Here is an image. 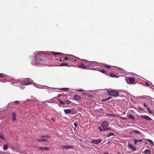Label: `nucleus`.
<instances>
[{
    "mask_svg": "<svg viewBox=\"0 0 154 154\" xmlns=\"http://www.w3.org/2000/svg\"><path fill=\"white\" fill-rule=\"evenodd\" d=\"M46 54L44 52H40L36 55L35 61L38 64H46Z\"/></svg>",
    "mask_w": 154,
    "mask_h": 154,
    "instance_id": "1",
    "label": "nucleus"
},
{
    "mask_svg": "<svg viewBox=\"0 0 154 154\" xmlns=\"http://www.w3.org/2000/svg\"><path fill=\"white\" fill-rule=\"evenodd\" d=\"M107 92L110 95L115 97H118L119 94L118 92L113 90L108 91Z\"/></svg>",
    "mask_w": 154,
    "mask_h": 154,
    "instance_id": "2",
    "label": "nucleus"
},
{
    "mask_svg": "<svg viewBox=\"0 0 154 154\" xmlns=\"http://www.w3.org/2000/svg\"><path fill=\"white\" fill-rule=\"evenodd\" d=\"M100 126L103 128L105 129L109 126V124L107 121H105L101 123Z\"/></svg>",
    "mask_w": 154,
    "mask_h": 154,
    "instance_id": "3",
    "label": "nucleus"
},
{
    "mask_svg": "<svg viewBox=\"0 0 154 154\" xmlns=\"http://www.w3.org/2000/svg\"><path fill=\"white\" fill-rule=\"evenodd\" d=\"M102 141V139L101 138H99L97 139H94L91 140V142L92 143H94L95 144H98L100 143Z\"/></svg>",
    "mask_w": 154,
    "mask_h": 154,
    "instance_id": "4",
    "label": "nucleus"
},
{
    "mask_svg": "<svg viewBox=\"0 0 154 154\" xmlns=\"http://www.w3.org/2000/svg\"><path fill=\"white\" fill-rule=\"evenodd\" d=\"M32 84L31 82L27 80L26 79L23 80L22 82V84L24 85H29Z\"/></svg>",
    "mask_w": 154,
    "mask_h": 154,
    "instance_id": "5",
    "label": "nucleus"
},
{
    "mask_svg": "<svg viewBox=\"0 0 154 154\" xmlns=\"http://www.w3.org/2000/svg\"><path fill=\"white\" fill-rule=\"evenodd\" d=\"M62 148L63 149H72L73 148V145L68 146H65L63 145L62 146Z\"/></svg>",
    "mask_w": 154,
    "mask_h": 154,
    "instance_id": "6",
    "label": "nucleus"
},
{
    "mask_svg": "<svg viewBox=\"0 0 154 154\" xmlns=\"http://www.w3.org/2000/svg\"><path fill=\"white\" fill-rule=\"evenodd\" d=\"M69 56V60L70 61L75 62L76 61V59H75V57L72 55H70Z\"/></svg>",
    "mask_w": 154,
    "mask_h": 154,
    "instance_id": "7",
    "label": "nucleus"
},
{
    "mask_svg": "<svg viewBox=\"0 0 154 154\" xmlns=\"http://www.w3.org/2000/svg\"><path fill=\"white\" fill-rule=\"evenodd\" d=\"M64 111L66 114L73 113V112L72 113L71 109H65L64 110Z\"/></svg>",
    "mask_w": 154,
    "mask_h": 154,
    "instance_id": "8",
    "label": "nucleus"
},
{
    "mask_svg": "<svg viewBox=\"0 0 154 154\" xmlns=\"http://www.w3.org/2000/svg\"><path fill=\"white\" fill-rule=\"evenodd\" d=\"M134 81L135 79L134 78L130 77L129 78V83L134 84L135 83H134Z\"/></svg>",
    "mask_w": 154,
    "mask_h": 154,
    "instance_id": "9",
    "label": "nucleus"
},
{
    "mask_svg": "<svg viewBox=\"0 0 154 154\" xmlns=\"http://www.w3.org/2000/svg\"><path fill=\"white\" fill-rule=\"evenodd\" d=\"M141 117L147 120H152V119L150 118L146 115H141Z\"/></svg>",
    "mask_w": 154,
    "mask_h": 154,
    "instance_id": "10",
    "label": "nucleus"
},
{
    "mask_svg": "<svg viewBox=\"0 0 154 154\" xmlns=\"http://www.w3.org/2000/svg\"><path fill=\"white\" fill-rule=\"evenodd\" d=\"M128 146L133 151H135L136 150V149L130 144H128Z\"/></svg>",
    "mask_w": 154,
    "mask_h": 154,
    "instance_id": "11",
    "label": "nucleus"
},
{
    "mask_svg": "<svg viewBox=\"0 0 154 154\" xmlns=\"http://www.w3.org/2000/svg\"><path fill=\"white\" fill-rule=\"evenodd\" d=\"M74 100H81V97L79 95H75L74 96Z\"/></svg>",
    "mask_w": 154,
    "mask_h": 154,
    "instance_id": "12",
    "label": "nucleus"
},
{
    "mask_svg": "<svg viewBox=\"0 0 154 154\" xmlns=\"http://www.w3.org/2000/svg\"><path fill=\"white\" fill-rule=\"evenodd\" d=\"M12 116V120L14 121H15L16 120V114L15 112H13L11 114Z\"/></svg>",
    "mask_w": 154,
    "mask_h": 154,
    "instance_id": "13",
    "label": "nucleus"
},
{
    "mask_svg": "<svg viewBox=\"0 0 154 154\" xmlns=\"http://www.w3.org/2000/svg\"><path fill=\"white\" fill-rule=\"evenodd\" d=\"M37 140L39 142L43 141H48V140L46 139L39 138L37 139Z\"/></svg>",
    "mask_w": 154,
    "mask_h": 154,
    "instance_id": "14",
    "label": "nucleus"
},
{
    "mask_svg": "<svg viewBox=\"0 0 154 154\" xmlns=\"http://www.w3.org/2000/svg\"><path fill=\"white\" fill-rule=\"evenodd\" d=\"M49 148L46 147H41L39 148V149L41 150H46L49 149Z\"/></svg>",
    "mask_w": 154,
    "mask_h": 154,
    "instance_id": "15",
    "label": "nucleus"
},
{
    "mask_svg": "<svg viewBox=\"0 0 154 154\" xmlns=\"http://www.w3.org/2000/svg\"><path fill=\"white\" fill-rule=\"evenodd\" d=\"M136 133L138 134H140V132L138 131H136V130H132V131H130V134H132V133Z\"/></svg>",
    "mask_w": 154,
    "mask_h": 154,
    "instance_id": "16",
    "label": "nucleus"
},
{
    "mask_svg": "<svg viewBox=\"0 0 154 154\" xmlns=\"http://www.w3.org/2000/svg\"><path fill=\"white\" fill-rule=\"evenodd\" d=\"M79 67L83 69H85L86 68V66H85L84 64L83 63L80 64L79 66Z\"/></svg>",
    "mask_w": 154,
    "mask_h": 154,
    "instance_id": "17",
    "label": "nucleus"
},
{
    "mask_svg": "<svg viewBox=\"0 0 154 154\" xmlns=\"http://www.w3.org/2000/svg\"><path fill=\"white\" fill-rule=\"evenodd\" d=\"M60 90L63 91H69V89L68 88H62L59 89Z\"/></svg>",
    "mask_w": 154,
    "mask_h": 154,
    "instance_id": "18",
    "label": "nucleus"
},
{
    "mask_svg": "<svg viewBox=\"0 0 154 154\" xmlns=\"http://www.w3.org/2000/svg\"><path fill=\"white\" fill-rule=\"evenodd\" d=\"M115 136V135L114 134L112 133H109L107 135V137H108L111 136Z\"/></svg>",
    "mask_w": 154,
    "mask_h": 154,
    "instance_id": "19",
    "label": "nucleus"
},
{
    "mask_svg": "<svg viewBox=\"0 0 154 154\" xmlns=\"http://www.w3.org/2000/svg\"><path fill=\"white\" fill-rule=\"evenodd\" d=\"M144 152L146 154H151V152L149 150L147 149H146L145 150Z\"/></svg>",
    "mask_w": 154,
    "mask_h": 154,
    "instance_id": "20",
    "label": "nucleus"
},
{
    "mask_svg": "<svg viewBox=\"0 0 154 154\" xmlns=\"http://www.w3.org/2000/svg\"><path fill=\"white\" fill-rule=\"evenodd\" d=\"M101 126H99L98 127V129L99 130L100 132H101L103 131H105V129L103 128V129L101 128Z\"/></svg>",
    "mask_w": 154,
    "mask_h": 154,
    "instance_id": "21",
    "label": "nucleus"
},
{
    "mask_svg": "<svg viewBox=\"0 0 154 154\" xmlns=\"http://www.w3.org/2000/svg\"><path fill=\"white\" fill-rule=\"evenodd\" d=\"M112 98V97H109L106 99H102V101L103 102L109 100Z\"/></svg>",
    "mask_w": 154,
    "mask_h": 154,
    "instance_id": "22",
    "label": "nucleus"
},
{
    "mask_svg": "<svg viewBox=\"0 0 154 154\" xmlns=\"http://www.w3.org/2000/svg\"><path fill=\"white\" fill-rule=\"evenodd\" d=\"M8 146L7 144H5L4 145L3 148L4 149L6 150L8 149Z\"/></svg>",
    "mask_w": 154,
    "mask_h": 154,
    "instance_id": "23",
    "label": "nucleus"
},
{
    "mask_svg": "<svg viewBox=\"0 0 154 154\" xmlns=\"http://www.w3.org/2000/svg\"><path fill=\"white\" fill-rule=\"evenodd\" d=\"M51 53L53 54L54 55L60 54H61V53L57 52H52Z\"/></svg>",
    "mask_w": 154,
    "mask_h": 154,
    "instance_id": "24",
    "label": "nucleus"
},
{
    "mask_svg": "<svg viewBox=\"0 0 154 154\" xmlns=\"http://www.w3.org/2000/svg\"><path fill=\"white\" fill-rule=\"evenodd\" d=\"M142 141V139H139V140H135L134 143L135 144H136L138 142H140Z\"/></svg>",
    "mask_w": 154,
    "mask_h": 154,
    "instance_id": "25",
    "label": "nucleus"
},
{
    "mask_svg": "<svg viewBox=\"0 0 154 154\" xmlns=\"http://www.w3.org/2000/svg\"><path fill=\"white\" fill-rule=\"evenodd\" d=\"M128 118L130 119H134V116L131 114H130L128 116Z\"/></svg>",
    "mask_w": 154,
    "mask_h": 154,
    "instance_id": "26",
    "label": "nucleus"
},
{
    "mask_svg": "<svg viewBox=\"0 0 154 154\" xmlns=\"http://www.w3.org/2000/svg\"><path fill=\"white\" fill-rule=\"evenodd\" d=\"M99 71L100 72H101L103 73H105L106 74H107V73H106V71H105V70H104V69H100L99 70Z\"/></svg>",
    "mask_w": 154,
    "mask_h": 154,
    "instance_id": "27",
    "label": "nucleus"
},
{
    "mask_svg": "<svg viewBox=\"0 0 154 154\" xmlns=\"http://www.w3.org/2000/svg\"><path fill=\"white\" fill-rule=\"evenodd\" d=\"M104 66L106 69H109L111 67L110 66L106 64H104Z\"/></svg>",
    "mask_w": 154,
    "mask_h": 154,
    "instance_id": "28",
    "label": "nucleus"
},
{
    "mask_svg": "<svg viewBox=\"0 0 154 154\" xmlns=\"http://www.w3.org/2000/svg\"><path fill=\"white\" fill-rule=\"evenodd\" d=\"M147 140L152 145H154V143L153 141L151 140L148 139Z\"/></svg>",
    "mask_w": 154,
    "mask_h": 154,
    "instance_id": "29",
    "label": "nucleus"
},
{
    "mask_svg": "<svg viewBox=\"0 0 154 154\" xmlns=\"http://www.w3.org/2000/svg\"><path fill=\"white\" fill-rule=\"evenodd\" d=\"M110 76L112 77H116V75L115 74L113 73H111L110 74Z\"/></svg>",
    "mask_w": 154,
    "mask_h": 154,
    "instance_id": "30",
    "label": "nucleus"
},
{
    "mask_svg": "<svg viewBox=\"0 0 154 154\" xmlns=\"http://www.w3.org/2000/svg\"><path fill=\"white\" fill-rule=\"evenodd\" d=\"M71 102L69 100H67L65 101V103H66V104H68L71 103Z\"/></svg>",
    "mask_w": 154,
    "mask_h": 154,
    "instance_id": "31",
    "label": "nucleus"
},
{
    "mask_svg": "<svg viewBox=\"0 0 154 154\" xmlns=\"http://www.w3.org/2000/svg\"><path fill=\"white\" fill-rule=\"evenodd\" d=\"M0 139L2 140H4L5 139L4 136L2 134H0Z\"/></svg>",
    "mask_w": 154,
    "mask_h": 154,
    "instance_id": "32",
    "label": "nucleus"
},
{
    "mask_svg": "<svg viewBox=\"0 0 154 154\" xmlns=\"http://www.w3.org/2000/svg\"><path fill=\"white\" fill-rule=\"evenodd\" d=\"M107 115L109 116H116L115 114H106Z\"/></svg>",
    "mask_w": 154,
    "mask_h": 154,
    "instance_id": "33",
    "label": "nucleus"
},
{
    "mask_svg": "<svg viewBox=\"0 0 154 154\" xmlns=\"http://www.w3.org/2000/svg\"><path fill=\"white\" fill-rule=\"evenodd\" d=\"M147 110L149 113L151 114L152 112V111L148 107H147Z\"/></svg>",
    "mask_w": 154,
    "mask_h": 154,
    "instance_id": "34",
    "label": "nucleus"
},
{
    "mask_svg": "<svg viewBox=\"0 0 154 154\" xmlns=\"http://www.w3.org/2000/svg\"><path fill=\"white\" fill-rule=\"evenodd\" d=\"M73 125H74L75 126V128H74V130H76V128L77 127V126H78V125L76 123H74V124H73Z\"/></svg>",
    "mask_w": 154,
    "mask_h": 154,
    "instance_id": "35",
    "label": "nucleus"
},
{
    "mask_svg": "<svg viewBox=\"0 0 154 154\" xmlns=\"http://www.w3.org/2000/svg\"><path fill=\"white\" fill-rule=\"evenodd\" d=\"M68 64L66 63H63L62 64L60 65V66H67Z\"/></svg>",
    "mask_w": 154,
    "mask_h": 154,
    "instance_id": "36",
    "label": "nucleus"
},
{
    "mask_svg": "<svg viewBox=\"0 0 154 154\" xmlns=\"http://www.w3.org/2000/svg\"><path fill=\"white\" fill-rule=\"evenodd\" d=\"M41 137H44L46 138H50V136L48 135H45V136H42Z\"/></svg>",
    "mask_w": 154,
    "mask_h": 154,
    "instance_id": "37",
    "label": "nucleus"
},
{
    "mask_svg": "<svg viewBox=\"0 0 154 154\" xmlns=\"http://www.w3.org/2000/svg\"><path fill=\"white\" fill-rule=\"evenodd\" d=\"M61 105L64 104L65 103V101H63L62 100L60 102Z\"/></svg>",
    "mask_w": 154,
    "mask_h": 154,
    "instance_id": "38",
    "label": "nucleus"
},
{
    "mask_svg": "<svg viewBox=\"0 0 154 154\" xmlns=\"http://www.w3.org/2000/svg\"><path fill=\"white\" fill-rule=\"evenodd\" d=\"M111 130V128H105V131H109V130Z\"/></svg>",
    "mask_w": 154,
    "mask_h": 154,
    "instance_id": "39",
    "label": "nucleus"
},
{
    "mask_svg": "<svg viewBox=\"0 0 154 154\" xmlns=\"http://www.w3.org/2000/svg\"><path fill=\"white\" fill-rule=\"evenodd\" d=\"M14 103H16L17 104H20V103L18 101H15L14 102Z\"/></svg>",
    "mask_w": 154,
    "mask_h": 154,
    "instance_id": "40",
    "label": "nucleus"
},
{
    "mask_svg": "<svg viewBox=\"0 0 154 154\" xmlns=\"http://www.w3.org/2000/svg\"><path fill=\"white\" fill-rule=\"evenodd\" d=\"M4 76L3 74L2 73H0V77L1 78H3L4 77Z\"/></svg>",
    "mask_w": 154,
    "mask_h": 154,
    "instance_id": "41",
    "label": "nucleus"
},
{
    "mask_svg": "<svg viewBox=\"0 0 154 154\" xmlns=\"http://www.w3.org/2000/svg\"><path fill=\"white\" fill-rule=\"evenodd\" d=\"M82 60L84 62L87 63L88 62V61L87 60H85L82 59Z\"/></svg>",
    "mask_w": 154,
    "mask_h": 154,
    "instance_id": "42",
    "label": "nucleus"
},
{
    "mask_svg": "<svg viewBox=\"0 0 154 154\" xmlns=\"http://www.w3.org/2000/svg\"><path fill=\"white\" fill-rule=\"evenodd\" d=\"M69 59V57H65L64 60H68Z\"/></svg>",
    "mask_w": 154,
    "mask_h": 154,
    "instance_id": "43",
    "label": "nucleus"
},
{
    "mask_svg": "<svg viewBox=\"0 0 154 154\" xmlns=\"http://www.w3.org/2000/svg\"><path fill=\"white\" fill-rule=\"evenodd\" d=\"M56 99H57V100L60 102L62 100L60 99H58V98H56Z\"/></svg>",
    "mask_w": 154,
    "mask_h": 154,
    "instance_id": "44",
    "label": "nucleus"
},
{
    "mask_svg": "<svg viewBox=\"0 0 154 154\" xmlns=\"http://www.w3.org/2000/svg\"><path fill=\"white\" fill-rule=\"evenodd\" d=\"M146 85L147 86H149V83L147 82H146Z\"/></svg>",
    "mask_w": 154,
    "mask_h": 154,
    "instance_id": "45",
    "label": "nucleus"
},
{
    "mask_svg": "<svg viewBox=\"0 0 154 154\" xmlns=\"http://www.w3.org/2000/svg\"><path fill=\"white\" fill-rule=\"evenodd\" d=\"M143 105L145 107H146V108L147 107L146 106V104L145 103H144L143 104Z\"/></svg>",
    "mask_w": 154,
    "mask_h": 154,
    "instance_id": "46",
    "label": "nucleus"
},
{
    "mask_svg": "<svg viewBox=\"0 0 154 154\" xmlns=\"http://www.w3.org/2000/svg\"><path fill=\"white\" fill-rule=\"evenodd\" d=\"M83 91V90H82V89H80V90H79V92H82Z\"/></svg>",
    "mask_w": 154,
    "mask_h": 154,
    "instance_id": "47",
    "label": "nucleus"
},
{
    "mask_svg": "<svg viewBox=\"0 0 154 154\" xmlns=\"http://www.w3.org/2000/svg\"><path fill=\"white\" fill-rule=\"evenodd\" d=\"M61 95V94H59L58 96H57V97H60Z\"/></svg>",
    "mask_w": 154,
    "mask_h": 154,
    "instance_id": "48",
    "label": "nucleus"
},
{
    "mask_svg": "<svg viewBox=\"0 0 154 154\" xmlns=\"http://www.w3.org/2000/svg\"><path fill=\"white\" fill-rule=\"evenodd\" d=\"M51 119L53 121V122H54V119L52 118H51Z\"/></svg>",
    "mask_w": 154,
    "mask_h": 154,
    "instance_id": "49",
    "label": "nucleus"
},
{
    "mask_svg": "<svg viewBox=\"0 0 154 154\" xmlns=\"http://www.w3.org/2000/svg\"><path fill=\"white\" fill-rule=\"evenodd\" d=\"M105 154H109L107 152H105V153H104Z\"/></svg>",
    "mask_w": 154,
    "mask_h": 154,
    "instance_id": "50",
    "label": "nucleus"
},
{
    "mask_svg": "<svg viewBox=\"0 0 154 154\" xmlns=\"http://www.w3.org/2000/svg\"><path fill=\"white\" fill-rule=\"evenodd\" d=\"M118 153L119 154H120V153H119V152H118Z\"/></svg>",
    "mask_w": 154,
    "mask_h": 154,
    "instance_id": "51",
    "label": "nucleus"
},
{
    "mask_svg": "<svg viewBox=\"0 0 154 154\" xmlns=\"http://www.w3.org/2000/svg\"><path fill=\"white\" fill-rule=\"evenodd\" d=\"M127 82H128V81H127ZM128 82V83H128V82Z\"/></svg>",
    "mask_w": 154,
    "mask_h": 154,
    "instance_id": "52",
    "label": "nucleus"
},
{
    "mask_svg": "<svg viewBox=\"0 0 154 154\" xmlns=\"http://www.w3.org/2000/svg\"><path fill=\"white\" fill-rule=\"evenodd\" d=\"M122 154H124V153H122Z\"/></svg>",
    "mask_w": 154,
    "mask_h": 154,
    "instance_id": "53",
    "label": "nucleus"
}]
</instances>
